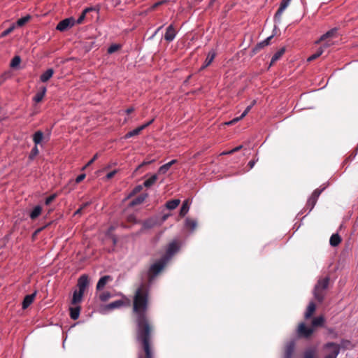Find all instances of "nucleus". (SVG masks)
Returning <instances> with one entry per match:
<instances>
[{
	"instance_id": "obj_16",
	"label": "nucleus",
	"mask_w": 358,
	"mask_h": 358,
	"mask_svg": "<svg viewBox=\"0 0 358 358\" xmlns=\"http://www.w3.org/2000/svg\"><path fill=\"white\" fill-rule=\"evenodd\" d=\"M89 283L88 277L86 275H81L78 281L79 290L85 292L87 285Z\"/></svg>"
},
{
	"instance_id": "obj_30",
	"label": "nucleus",
	"mask_w": 358,
	"mask_h": 358,
	"mask_svg": "<svg viewBox=\"0 0 358 358\" xmlns=\"http://www.w3.org/2000/svg\"><path fill=\"white\" fill-rule=\"evenodd\" d=\"M341 241V238L338 234H333L329 240L330 245L334 247L337 246Z\"/></svg>"
},
{
	"instance_id": "obj_13",
	"label": "nucleus",
	"mask_w": 358,
	"mask_h": 358,
	"mask_svg": "<svg viewBox=\"0 0 358 358\" xmlns=\"http://www.w3.org/2000/svg\"><path fill=\"white\" fill-rule=\"evenodd\" d=\"M256 103V101L253 100L250 105L247 106V108L245 109V110L242 113V114L234 119H233L231 121L229 122L227 124H231L234 122H236L241 120H242L243 117H245L248 113L250 111L251 108L253 107V106Z\"/></svg>"
},
{
	"instance_id": "obj_5",
	"label": "nucleus",
	"mask_w": 358,
	"mask_h": 358,
	"mask_svg": "<svg viewBox=\"0 0 358 358\" xmlns=\"http://www.w3.org/2000/svg\"><path fill=\"white\" fill-rule=\"evenodd\" d=\"M326 348L329 350L325 358H336L340 352V348L338 345L334 343H329L326 345Z\"/></svg>"
},
{
	"instance_id": "obj_28",
	"label": "nucleus",
	"mask_w": 358,
	"mask_h": 358,
	"mask_svg": "<svg viewBox=\"0 0 358 358\" xmlns=\"http://www.w3.org/2000/svg\"><path fill=\"white\" fill-rule=\"evenodd\" d=\"M180 203V199H172L169 200L166 203V207L169 210H174L176 208Z\"/></svg>"
},
{
	"instance_id": "obj_6",
	"label": "nucleus",
	"mask_w": 358,
	"mask_h": 358,
	"mask_svg": "<svg viewBox=\"0 0 358 358\" xmlns=\"http://www.w3.org/2000/svg\"><path fill=\"white\" fill-rule=\"evenodd\" d=\"M292 0H282L280 6L274 15V20L275 22H280L281 16L285 9L289 6Z\"/></svg>"
},
{
	"instance_id": "obj_63",
	"label": "nucleus",
	"mask_w": 358,
	"mask_h": 358,
	"mask_svg": "<svg viewBox=\"0 0 358 358\" xmlns=\"http://www.w3.org/2000/svg\"><path fill=\"white\" fill-rule=\"evenodd\" d=\"M135 307H134V301H133V310L134 311Z\"/></svg>"
},
{
	"instance_id": "obj_20",
	"label": "nucleus",
	"mask_w": 358,
	"mask_h": 358,
	"mask_svg": "<svg viewBox=\"0 0 358 358\" xmlns=\"http://www.w3.org/2000/svg\"><path fill=\"white\" fill-rule=\"evenodd\" d=\"M331 45L330 43H329L328 42L325 43L322 47H320L315 53H314L313 55H312L308 59V61H313L315 59H317V57H319L320 55H322V54L324 52V48H327L328 47H329Z\"/></svg>"
},
{
	"instance_id": "obj_9",
	"label": "nucleus",
	"mask_w": 358,
	"mask_h": 358,
	"mask_svg": "<svg viewBox=\"0 0 358 358\" xmlns=\"http://www.w3.org/2000/svg\"><path fill=\"white\" fill-rule=\"evenodd\" d=\"M176 34H177V32H176L173 25L170 24L166 28V31L164 34V39L168 42H171L175 39Z\"/></svg>"
},
{
	"instance_id": "obj_27",
	"label": "nucleus",
	"mask_w": 358,
	"mask_h": 358,
	"mask_svg": "<svg viewBox=\"0 0 358 358\" xmlns=\"http://www.w3.org/2000/svg\"><path fill=\"white\" fill-rule=\"evenodd\" d=\"M124 304L123 301L122 300H117L114 302L110 303L108 305L106 306V310H113L115 308H118L121 307Z\"/></svg>"
},
{
	"instance_id": "obj_25",
	"label": "nucleus",
	"mask_w": 358,
	"mask_h": 358,
	"mask_svg": "<svg viewBox=\"0 0 358 358\" xmlns=\"http://www.w3.org/2000/svg\"><path fill=\"white\" fill-rule=\"evenodd\" d=\"M189 210V203L188 200L183 201L182 205L180 208L179 215L180 217H184Z\"/></svg>"
},
{
	"instance_id": "obj_14",
	"label": "nucleus",
	"mask_w": 358,
	"mask_h": 358,
	"mask_svg": "<svg viewBox=\"0 0 358 358\" xmlns=\"http://www.w3.org/2000/svg\"><path fill=\"white\" fill-rule=\"evenodd\" d=\"M216 56V52L214 50H211L207 55V57L204 61L203 64L201 67V70L206 69L208 66L214 60Z\"/></svg>"
},
{
	"instance_id": "obj_7",
	"label": "nucleus",
	"mask_w": 358,
	"mask_h": 358,
	"mask_svg": "<svg viewBox=\"0 0 358 358\" xmlns=\"http://www.w3.org/2000/svg\"><path fill=\"white\" fill-rule=\"evenodd\" d=\"M74 24L75 20L73 17L66 18L57 24L56 29L60 31H64L72 27Z\"/></svg>"
},
{
	"instance_id": "obj_29",
	"label": "nucleus",
	"mask_w": 358,
	"mask_h": 358,
	"mask_svg": "<svg viewBox=\"0 0 358 358\" xmlns=\"http://www.w3.org/2000/svg\"><path fill=\"white\" fill-rule=\"evenodd\" d=\"M285 48H282L278 50L272 57L271 60V65L277 62L285 53Z\"/></svg>"
},
{
	"instance_id": "obj_11",
	"label": "nucleus",
	"mask_w": 358,
	"mask_h": 358,
	"mask_svg": "<svg viewBox=\"0 0 358 358\" xmlns=\"http://www.w3.org/2000/svg\"><path fill=\"white\" fill-rule=\"evenodd\" d=\"M113 278L110 275H104L101 277L96 284V290L99 291L103 289L104 287L106 285V284L109 282H111Z\"/></svg>"
},
{
	"instance_id": "obj_64",
	"label": "nucleus",
	"mask_w": 358,
	"mask_h": 358,
	"mask_svg": "<svg viewBox=\"0 0 358 358\" xmlns=\"http://www.w3.org/2000/svg\"><path fill=\"white\" fill-rule=\"evenodd\" d=\"M112 238H113V241L114 243H115V241H116L115 238L114 237H112Z\"/></svg>"
},
{
	"instance_id": "obj_1",
	"label": "nucleus",
	"mask_w": 358,
	"mask_h": 358,
	"mask_svg": "<svg viewBox=\"0 0 358 358\" xmlns=\"http://www.w3.org/2000/svg\"><path fill=\"white\" fill-rule=\"evenodd\" d=\"M178 250L179 245L176 241L171 243L168 245L166 255L151 265L148 271L141 274V284L136 289V322L138 325L136 338L142 349L138 354V358H155L152 343V327L146 316L149 290L155 277Z\"/></svg>"
},
{
	"instance_id": "obj_58",
	"label": "nucleus",
	"mask_w": 358,
	"mask_h": 358,
	"mask_svg": "<svg viewBox=\"0 0 358 358\" xmlns=\"http://www.w3.org/2000/svg\"><path fill=\"white\" fill-rule=\"evenodd\" d=\"M87 15L89 17L87 19H93L94 15L96 17L94 13H90Z\"/></svg>"
},
{
	"instance_id": "obj_60",
	"label": "nucleus",
	"mask_w": 358,
	"mask_h": 358,
	"mask_svg": "<svg viewBox=\"0 0 358 358\" xmlns=\"http://www.w3.org/2000/svg\"><path fill=\"white\" fill-rule=\"evenodd\" d=\"M142 189V186L141 185H138V186H136V193L141 191Z\"/></svg>"
},
{
	"instance_id": "obj_57",
	"label": "nucleus",
	"mask_w": 358,
	"mask_h": 358,
	"mask_svg": "<svg viewBox=\"0 0 358 358\" xmlns=\"http://www.w3.org/2000/svg\"><path fill=\"white\" fill-rule=\"evenodd\" d=\"M162 27H163V26H161V27H158V28L155 30V33L152 34V36H151V38H153V37H154V36H155V35H156V34L159 31V30H160V29H162Z\"/></svg>"
},
{
	"instance_id": "obj_2",
	"label": "nucleus",
	"mask_w": 358,
	"mask_h": 358,
	"mask_svg": "<svg viewBox=\"0 0 358 358\" xmlns=\"http://www.w3.org/2000/svg\"><path fill=\"white\" fill-rule=\"evenodd\" d=\"M329 278L326 277L323 279L319 280L315 285L313 294L315 299L318 301H322L324 299V291L328 287Z\"/></svg>"
},
{
	"instance_id": "obj_26",
	"label": "nucleus",
	"mask_w": 358,
	"mask_h": 358,
	"mask_svg": "<svg viewBox=\"0 0 358 358\" xmlns=\"http://www.w3.org/2000/svg\"><path fill=\"white\" fill-rule=\"evenodd\" d=\"M185 226L186 228H188L192 231H193L197 227V222L196 220H191L189 218H186Z\"/></svg>"
},
{
	"instance_id": "obj_36",
	"label": "nucleus",
	"mask_w": 358,
	"mask_h": 358,
	"mask_svg": "<svg viewBox=\"0 0 358 358\" xmlns=\"http://www.w3.org/2000/svg\"><path fill=\"white\" fill-rule=\"evenodd\" d=\"M21 62V58L20 56H15L10 62V67L15 68L17 67Z\"/></svg>"
},
{
	"instance_id": "obj_38",
	"label": "nucleus",
	"mask_w": 358,
	"mask_h": 358,
	"mask_svg": "<svg viewBox=\"0 0 358 358\" xmlns=\"http://www.w3.org/2000/svg\"><path fill=\"white\" fill-rule=\"evenodd\" d=\"M112 296L109 292H103L99 294V299L101 301H106Z\"/></svg>"
},
{
	"instance_id": "obj_10",
	"label": "nucleus",
	"mask_w": 358,
	"mask_h": 358,
	"mask_svg": "<svg viewBox=\"0 0 358 358\" xmlns=\"http://www.w3.org/2000/svg\"><path fill=\"white\" fill-rule=\"evenodd\" d=\"M295 348V341H289L285 348L284 358H292Z\"/></svg>"
},
{
	"instance_id": "obj_47",
	"label": "nucleus",
	"mask_w": 358,
	"mask_h": 358,
	"mask_svg": "<svg viewBox=\"0 0 358 358\" xmlns=\"http://www.w3.org/2000/svg\"><path fill=\"white\" fill-rule=\"evenodd\" d=\"M56 198V194H52L45 199V203L50 205Z\"/></svg>"
},
{
	"instance_id": "obj_3",
	"label": "nucleus",
	"mask_w": 358,
	"mask_h": 358,
	"mask_svg": "<svg viewBox=\"0 0 358 358\" xmlns=\"http://www.w3.org/2000/svg\"><path fill=\"white\" fill-rule=\"evenodd\" d=\"M324 189L325 187H323L322 189H316L313 192L311 196L309 197L306 204L307 208H309L308 213H310L314 208L318 197L320 196V194L324 191Z\"/></svg>"
},
{
	"instance_id": "obj_46",
	"label": "nucleus",
	"mask_w": 358,
	"mask_h": 358,
	"mask_svg": "<svg viewBox=\"0 0 358 358\" xmlns=\"http://www.w3.org/2000/svg\"><path fill=\"white\" fill-rule=\"evenodd\" d=\"M153 161H154V160H149V161L144 160V161H143L141 164H139L138 165V166H137V167H136V171L138 169H141V168H142V167H143V166H146V165L150 164L152 162H153Z\"/></svg>"
},
{
	"instance_id": "obj_52",
	"label": "nucleus",
	"mask_w": 358,
	"mask_h": 358,
	"mask_svg": "<svg viewBox=\"0 0 358 358\" xmlns=\"http://www.w3.org/2000/svg\"><path fill=\"white\" fill-rule=\"evenodd\" d=\"M127 220L131 224L134 222V216L133 213L127 215Z\"/></svg>"
},
{
	"instance_id": "obj_33",
	"label": "nucleus",
	"mask_w": 358,
	"mask_h": 358,
	"mask_svg": "<svg viewBox=\"0 0 358 358\" xmlns=\"http://www.w3.org/2000/svg\"><path fill=\"white\" fill-rule=\"evenodd\" d=\"M324 322V319L322 316L317 317L313 320L312 325L314 327H321L323 325Z\"/></svg>"
},
{
	"instance_id": "obj_22",
	"label": "nucleus",
	"mask_w": 358,
	"mask_h": 358,
	"mask_svg": "<svg viewBox=\"0 0 358 358\" xmlns=\"http://www.w3.org/2000/svg\"><path fill=\"white\" fill-rule=\"evenodd\" d=\"M43 133L40 130L36 131L33 135V141L35 145H38V144H40L43 140Z\"/></svg>"
},
{
	"instance_id": "obj_56",
	"label": "nucleus",
	"mask_w": 358,
	"mask_h": 358,
	"mask_svg": "<svg viewBox=\"0 0 358 358\" xmlns=\"http://www.w3.org/2000/svg\"><path fill=\"white\" fill-rule=\"evenodd\" d=\"M255 161L254 160H251L248 162V166H250V169H252L253 168V166H255Z\"/></svg>"
},
{
	"instance_id": "obj_55",
	"label": "nucleus",
	"mask_w": 358,
	"mask_h": 358,
	"mask_svg": "<svg viewBox=\"0 0 358 358\" xmlns=\"http://www.w3.org/2000/svg\"><path fill=\"white\" fill-rule=\"evenodd\" d=\"M114 229H115L114 227H113V226L110 227L106 232V235L109 236H111L112 232L113 231Z\"/></svg>"
},
{
	"instance_id": "obj_4",
	"label": "nucleus",
	"mask_w": 358,
	"mask_h": 358,
	"mask_svg": "<svg viewBox=\"0 0 358 358\" xmlns=\"http://www.w3.org/2000/svg\"><path fill=\"white\" fill-rule=\"evenodd\" d=\"M90 13H94L96 15V17H98V15H99V9L94 8V7H90V8H85L83 13H81V15L79 16V17L77 19L76 21H75V24H81L85 18H88V14Z\"/></svg>"
},
{
	"instance_id": "obj_32",
	"label": "nucleus",
	"mask_w": 358,
	"mask_h": 358,
	"mask_svg": "<svg viewBox=\"0 0 358 358\" xmlns=\"http://www.w3.org/2000/svg\"><path fill=\"white\" fill-rule=\"evenodd\" d=\"M157 179V175L152 176L150 178H148L144 181L143 186L145 187H150L156 182Z\"/></svg>"
},
{
	"instance_id": "obj_8",
	"label": "nucleus",
	"mask_w": 358,
	"mask_h": 358,
	"mask_svg": "<svg viewBox=\"0 0 358 358\" xmlns=\"http://www.w3.org/2000/svg\"><path fill=\"white\" fill-rule=\"evenodd\" d=\"M313 328L307 327L303 322L299 324L298 327V334L301 337L308 338L313 333Z\"/></svg>"
},
{
	"instance_id": "obj_37",
	"label": "nucleus",
	"mask_w": 358,
	"mask_h": 358,
	"mask_svg": "<svg viewBox=\"0 0 358 358\" xmlns=\"http://www.w3.org/2000/svg\"><path fill=\"white\" fill-rule=\"evenodd\" d=\"M153 122V119L148 121L147 122L143 124L142 125L136 127V135H138L143 129L147 127Z\"/></svg>"
},
{
	"instance_id": "obj_21",
	"label": "nucleus",
	"mask_w": 358,
	"mask_h": 358,
	"mask_svg": "<svg viewBox=\"0 0 358 358\" xmlns=\"http://www.w3.org/2000/svg\"><path fill=\"white\" fill-rule=\"evenodd\" d=\"M42 207L39 205L36 206L29 213L31 220H35L37 219L42 213Z\"/></svg>"
},
{
	"instance_id": "obj_34",
	"label": "nucleus",
	"mask_w": 358,
	"mask_h": 358,
	"mask_svg": "<svg viewBox=\"0 0 358 358\" xmlns=\"http://www.w3.org/2000/svg\"><path fill=\"white\" fill-rule=\"evenodd\" d=\"M30 19H31L30 15H27L23 17L18 19L17 21V24L19 27H22V26L24 25L27 22H28Z\"/></svg>"
},
{
	"instance_id": "obj_51",
	"label": "nucleus",
	"mask_w": 358,
	"mask_h": 358,
	"mask_svg": "<svg viewBox=\"0 0 358 358\" xmlns=\"http://www.w3.org/2000/svg\"><path fill=\"white\" fill-rule=\"evenodd\" d=\"M13 30V28L10 27V28L6 29L5 31H3L1 34V36H5L9 34Z\"/></svg>"
},
{
	"instance_id": "obj_53",
	"label": "nucleus",
	"mask_w": 358,
	"mask_h": 358,
	"mask_svg": "<svg viewBox=\"0 0 358 358\" xmlns=\"http://www.w3.org/2000/svg\"><path fill=\"white\" fill-rule=\"evenodd\" d=\"M134 136V129L128 132L124 136V138H128Z\"/></svg>"
},
{
	"instance_id": "obj_19",
	"label": "nucleus",
	"mask_w": 358,
	"mask_h": 358,
	"mask_svg": "<svg viewBox=\"0 0 358 358\" xmlns=\"http://www.w3.org/2000/svg\"><path fill=\"white\" fill-rule=\"evenodd\" d=\"M53 74L54 70L52 69H48L41 75L40 80L42 83H46L52 77Z\"/></svg>"
},
{
	"instance_id": "obj_49",
	"label": "nucleus",
	"mask_w": 358,
	"mask_h": 358,
	"mask_svg": "<svg viewBox=\"0 0 358 358\" xmlns=\"http://www.w3.org/2000/svg\"><path fill=\"white\" fill-rule=\"evenodd\" d=\"M85 176H86V175L85 173L79 175L76 178V183H80V182H82L85 178Z\"/></svg>"
},
{
	"instance_id": "obj_24",
	"label": "nucleus",
	"mask_w": 358,
	"mask_h": 358,
	"mask_svg": "<svg viewBox=\"0 0 358 358\" xmlns=\"http://www.w3.org/2000/svg\"><path fill=\"white\" fill-rule=\"evenodd\" d=\"M69 310H70V317L72 320H76L79 317L80 312V306L71 307L69 308Z\"/></svg>"
},
{
	"instance_id": "obj_54",
	"label": "nucleus",
	"mask_w": 358,
	"mask_h": 358,
	"mask_svg": "<svg viewBox=\"0 0 358 358\" xmlns=\"http://www.w3.org/2000/svg\"><path fill=\"white\" fill-rule=\"evenodd\" d=\"M97 157H98V154H96V155L92 157V159L88 162V163L87 164L86 166H90V165H91V164H92V163H93V162H94L97 159Z\"/></svg>"
},
{
	"instance_id": "obj_44",
	"label": "nucleus",
	"mask_w": 358,
	"mask_h": 358,
	"mask_svg": "<svg viewBox=\"0 0 358 358\" xmlns=\"http://www.w3.org/2000/svg\"><path fill=\"white\" fill-rule=\"evenodd\" d=\"M90 205V203L89 202H86L85 203H83L75 213H74V215H80L83 212V210L85 209L87 206H88Z\"/></svg>"
},
{
	"instance_id": "obj_45",
	"label": "nucleus",
	"mask_w": 358,
	"mask_h": 358,
	"mask_svg": "<svg viewBox=\"0 0 358 358\" xmlns=\"http://www.w3.org/2000/svg\"><path fill=\"white\" fill-rule=\"evenodd\" d=\"M133 195H134V189L130 192L129 196H128V198L130 199L129 203V208H131L134 206V199H131V197Z\"/></svg>"
},
{
	"instance_id": "obj_40",
	"label": "nucleus",
	"mask_w": 358,
	"mask_h": 358,
	"mask_svg": "<svg viewBox=\"0 0 358 358\" xmlns=\"http://www.w3.org/2000/svg\"><path fill=\"white\" fill-rule=\"evenodd\" d=\"M171 168V166H169V164L168 163L161 166L158 170V173L159 174H165L167 173V171L169 170V169Z\"/></svg>"
},
{
	"instance_id": "obj_15",
	"label": "nucleus",
	"mask_w": 358,
	"mask_h": 358,
	"mask_svg": "<svg viewBox=\"0 0 358 358\" xmlns=\"http://www.w3.org/2000/svg\"><path fill=\"white\" fill-rule=\"evenodd\" d=\"M336 31H337V29L336 28H333V29L329 30L325 34L322 35L320 36V38L317 41H315V43L316 44H319L320 43H321L322 41H325L327 38L334 37L336 34Z\"/></svg>"
},
{
	"instance_id": "obj_61",
	"label": "nucleus",
	"mask_w": 358,
	"mask_h": 358,
	"mask_svg": "<svg viewBox=\"0 0 358 358\" xmlns=\"http://www.w3.org/2000/svg\"><path fill=\"white\" fill-rule=\"evenodd\" d=\"M169 217V215H164L163 217H162V220L163 221H165Z\"/></svg>"
},
{
	"instance_id": "obj_43",
	"label": "nucleus",
	"mask_w": 358,
	"mask_h": 358,
	"mask_svg": "<svg viewBox=\"0 0 358 358\" xmlns=\"http://www.w3.org/2000/svg\"><path fill=\"white\" fill-rule=\"evenodd\" d=\"M147 196H148V194H143L142 195L136 196V205L143 203Z\"/></svg>"
},
{
	"instance_id": "obj_59",
	"label": "nucleus",
	"mask_w": 358,
	"mask_h": 358,
	"mask_svg": "<svg viewBox=\"0 0 358 358\" xmlns=\"http://www.w3.org/2000/svg\"><path fill=\"white\" fill-rule=\"evenodd\" d=\"M176 162H177L176 159H173V160L170 161L169 162H168V164H169L170 166H171L172 165H173Z\"/></svg>"
},
{
	"instance_id": "obj_18",
	"label": "nucleus",
	"mask_w": 358,
	"mask_h": 358,
	"mask_svg": "<svg viewBox=\"0 0 358 358\" xmlns=\"http://www.w3.org/2000/svg\"><path fill=\"white\" fill-rule=\"evenodd\" d=\"M83 291L81 290H75L73 294V298L71 300V303L73 305H76L82 301L83 296L84 294Z\"/></svg>"
},
{
	"instance_id": "obj_23",
	"label": "nucleus",
	"mask_w": 358,
	"mask_h": 358,
	"mask_svg": "<svg viewBox=\"0 0 358 358\" xmlns=\"http://www.w3.org/2000/svg\"><path fill=\"white\" fill-rule=\"evenodd\" d=\"M273 37V35H271L268 37H267L266 39H264V41H261L260 43H259L256 47L254 48L253 51L254 52H257L258 51L259 49L261 48H263L264 47H266L267 45H269L270 43V41L271 39Z\"/></svg>"
},
{
	"instance_id": "obj_12",
	"label": "nucleus",
	"mask_w": 358,
	"mask_h": 358,
	"mask_svg": "<svg viewBox=\"0 0 358 358\" xmlns=\"http://www.w3.org/2000/svg\"><path fill=\"white\" fill-rule=\"evenodd\" d=\"M37 294V291L36 290L33 294L26 295L22 301V309H27L34 301Z\"/></svg>"
},
{
	"instance_id": "obj_42",
	"label": "nucleus",
	"mask_w": 358,
	"mask_h": 358,
	"mask_svg": "<svg viewBox=\"0 0 358 358\" xmlns=\"http://www.w3.org/2000/svg\"><path fill=\"white\" fill-rule=\"evenodd\" d=\"M315 352L314 349H308L304 353V358H314Z\"/></svg>"
},
{
	"instance_id": "obj_31",
	"label": "nucleus",
	"mask_w": 358,
	"mask_h": 358,
	"mask_svg": "<svg viewBox=\"0 0 358 358\" xmlns=\"http://www.w3.org/2000/svg\"><path fill=\"white\" fill-rule=\"evenodd\" d=\"M315 310V304L313 302H310L308 306L307 310L305 313V317L306 318L310 317L313 314Z\"/></svg>"
},
{
	"instance_id": "obj_35",
	"label": "nucleus",
	"mask_w": 358,
	"mask_h": 358,
	"mask_svg": "<svg viewBox=\"0 0 358 358\" xmlns=\"http://www.w3.org/2000/svg\"><path fill=\"white\" fill-rule=\"evenodd\" d=\"M39 153V150L37 145H34V148L31 149L29 155V159L30 160H33Z\"/></svg>"
},
{
	"instance_id": "obj_41",
	"label": "nucleus",
	"mask_w": 358,
	"mask_h": 358,
	"mask_svg": "<svg viewBox=\"0 0 358 358\" xmlns=\"http://www.w3.org/2000/svg\"><path fill=\"white\" fill-rule=\"evenodd\" d=\"M52 224V222H50L45 224L44 226L37 229L32 234V238H34L40 232H41L43 229L49 227Z\"/></svg>"
},
{
	"instance_id": "obj_39",
	"label": "nucleus",
	"mask_w": 358,
	"mask_h": 358,
	"mask_svg": "<svg viewBox=\"0 0 358 358\" xmlns=\"http://www.w3.org/2000/svg\"><path fill=\"white\" fill-rule=\"evenodd\" d=\"M121 48V45L119 44H112L108 48V53L113 54L117 50H119Z\"/></svg>"
},
{
	"instance_id": "obj_48",
	"label": "nucleus",
	"mask_w": 358,
	"mask_h": 358,
	"mask_svg": "<svg viewBox=\"0 0 358 358\" xmlns=\"http://www.w3.org/2000/svg\"><path fill=\"white\" fill-rule=\"evenodd\" d=\"M116 173H117L116 170H114V171H112L108 173L106 176V179L110 180V179L113 178L114 177V176L116 174Z\"/></svg>"
},
{
	"instance_id": "obj_50",
	"label": "nucleus",
	"mask_w": 358,
	"mask_h": 358,
	"mask_svg": "<svg viewBox=\"0 0 358 358\" xmlns=\"http://www.w3.org/2000/svg\"><path fill=\"white\" fill-rule=\"evenodd\" d=\"M241 148H242V145H239V146L234 148V149H232L231 150H230L227 152H224L223 154H231V153H234L235 152L240 150Z\"/></svg>"
},
{
	"instance_id": "obj_17",
	"label": "nucleus",
	"mask_w": 358,
	"mask_h": 358,
	"mask_svg": "<svg viewBox=\"0 0 358 358\" xmlns=\"http://www.w3.org/2000/svg\"><path fill=\"white\" fill-rule=\"evenodd\" d=\"M47 92V89L45 87H41L40 90L35 94V96L33 97V101L36 103L41 102L43 99L44 98L45 94Z\"/></svg>"
},
{
	"instance_id": "obj_62",
	"label": "nucleus",
	"mask_w": 358,
	"mask_h": 358,
	"mask_svg": "<svg viewBox=\"0 0 358 358\" xmlns=\"http://www.w3.org/2000/svg\"><path fill=\"white\" fill-rule=\"evenodd\" d=\"M132 110H133V108H129V109H127V113H131Z\"/></svg>"
}]
</instances>
